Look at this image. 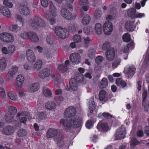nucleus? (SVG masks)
I'll return each mask as SVG.
<instances>
[{
  "instance_id": "f257e3e1",
  "label": "nucleus",
  "mask_w": 149,
  "mask_h": 149,
  "mask_svg": "<svg viewBox=\"0 0 149 149\" xmlns=\"http://www.w3.org/2000/svg\"><path fill=\"white\" fill-rule=\"evenodd\" d=\"M82 120L81 118L77 116L72 117L69 120L62 119L60 120V123L66 129H69L71 126L76 128L81 127Z\"/></svg>"
},
{
  "instance_id": "f03ea898",
  "label": "nucleus",
  "mask_w": 149,
  "mask_h": 149,
  "mask_svg": "<svg viewBox=\"0 0 149 149\" xmlns=\"http://www.w3.org/2000/svg\"><path fill=\"white\" fill-rule=\"evenodd\" d=\"M57 9L54 5L53 2H49V8L45 14L46 19L49 22L50 24L53 25L56 22V17L57 15Z\"/></svg>"
},
{
  "instance_id": "7ed1b4c3",
  "label": "nucleus",
  "mask_w": 149,
  "mask_h": 149,
  "mask_svg": "<svg viewBox=\"0 0 149 149\" xmlns=\"http://www.w3.org/2000/svg\"><path fill=\"white\" fill-rule=\"evenodd\" d=\"M28 25L30 27L35 30L45 27L46 24L44 20L40 17L36 16L31 19Z\"/></svg>"
},
{
  "instance_id": "20e7f679",
  "label": "nucleus",
  "mask_w": 149,
  "mask_h": 149,
  "mask_svg": "<svg viewBox=\"0 0 149 149\" xmlns=\"http://www.w3.org/2000/svg\"><path fill=\"white\" fill-rule=\"evenodd\" d=\"M54 31L57 36L63 39L67 38L69 35V32L68 30L61 27H56L54 29Z\"/></svg>"
},
{
  "instance_id": "39448f33",
  "label": "nucleus",
  "mask_w": 149,
  "mask_h": 149,
  "mask_svg": "<svg viewBox=\"0 0 149 149\" xmlns=\"http://www.w3.org/2000/svg\"><path fill=\"white\" fill-rule=\"evenodd\" d=\"M60 14L64 18L68 20H71L75 19L76 15H73L72 13L66 8H63L60 10Z\"/></svg>"
},
{
  "instance_id": "423d86ee",
  "label": "nucleus",
  "mask_w": 149,
  "mask_h": 149,
  "mask_svg": "<svg viewBox=\"0 0 149 149\" xmlns=\"http://www.w3.org/2000/svg\"><path fill=\"white\" fill-rule=\"evenodd\" d=\"M0 40L6 43H10L13 42L14 38L10 33L3 32L0 34Z\"/></svg>"
},
{
  "instance_id": "0eeeda50",
  "label": "nucleus",
  "mask_w": 149,
  "mask_h": 149,
  "mask_svg": "<svg viewBox=\"0 0 149 149\" xmlns=\"http://www.w3.org/2000/svg\"><path fill=\"white\" fill-rule=\"evenodd\" d=\"M136 68L134 65H128L124 68V73L127 75L128 77L131 78L136 72Z\"/></svg>"
},
{
  "instance_id": "6e6552de",
  "label": "nucleus",
  "mask_w": 149,
  "mask_h": 149,
  "mask_svg": "<svg viewBox=\"0 0 149 149\" xmlns=\"http://www.w3.org/2000/svg\"><path fill=\"white\" fill-rule=\"evenodd\" d=\"M102 29L105 34H111L113 30L112 24L109 21L106 22L102 26Z\"/></svg>"
},
{
  "instance_id": "1a4fd4ad",
  "label": "nucleus",
  "mask_w": 149,
  "mask_h": 149,
  "mask_svg": "<svg viewBox=\"0 0 149 149\" xmlns=\"http://www.w3.org/2000/svg\"><path fill=\"white\" fill-rule=\"evenodd\" d=\"M126 133L125 127L123 126H122L118 128L114 134V136L116 139H123L125 136Z\"/></svg>"
},
{
  "instance_id": "9d476101",
  "label": "nucleus",
  "mask_w": 149,
  "mask_h": 149,
  "mask_svg": "<svg viewBox=\"0 0 149 149\" xmlns=\"http://www.w3.org/2000/svg\"><path fill=\"white\" fill-rule=\"evenodd\" d=\"M70 61L73 63H79L81 60V56L77 53H73L70 55Z\"/></svg>"
},
{
  "instance_id": "9b49d317",
  "label": "nucleus",
  "mask_w": 149,
  "mask_h": 149,
  "mask_svg": "<svg viewBox=\"0 0 149 149\" xmlns=\"http://www.w3.org/2000/svg\"><path fill=\"white\" fill-rule=\"evenodd\" d=\"M50 74V70L48 68H46L40 70L38 74V76L41 78L44 79L45 77H49Z\"/></svg>"
},
{
  "instance_id": "f8f14e48",
  "label": "nucleus",
  "mask_w": 149,
  "mask_h": 149,
  "mask_svg": "<svg viewBox=\"0 0 149 149\" xmlns=\"http://www.w3.org/2000/svg\"><path fill=\"white\" fill-rule=\"evenodd\" d=\"M76 113V109L73 107H70L67 108L64 112V115L67 117L74 116Z\"/></svg>"
},
{
  "instance_id": "ddd939ff",
  "label": "nucleus",
  "mask_w": 149,
  "mask_h": 149,
  "mask_svg": "<svg viewBox=\"0 0 149 149\" xmlns=\"http://www.w3.org/2000/svg\"><path fill=\"white\" fill-rule=\"evenodd\" d=\"M27 59L28 61L31 63H33L36 60V56L35 53L31 50L28 49L26 52Z\"/></svg>"
},
{
  "instance_id": "4468645a",
  "label": "nucleus",
  "mask_w": 149,
  "mask_h": 149,
  "mask_svg": "<svg viewBox=\"0 0 149 149\" xmlns=\"http://www.w3.org/2000/svg\"><path fill=\"white\" fill-rule=\"evenodd\" d=\"M19 10L21 13L24 15H28L30 13V11L28 7L23 4H21L19 6Z\"/></svg>"
},
{
  "instance_id": "2eb2a0df",
  "label": "nucleus",
  "mask_w": 149,
  "mask_h": 149,
  "mask_svg": "<svg viewBox=\"0 0 149 149\" xmlns=\"http://www.w3.org/2000/svg\"><path fill=\"white\" fill-rule=\"evenodd\" d=\"M0 13L4 16L10 18L12 16V14L9 9L4 6H2L0 8Z\"/></svg>"
},
{
  "instance_id": "dca6fc26",
  "label": "nucleus",
  "mask_w": 149,
  "mask_h": 149,
  "mask_svg": "<svg viewBox=\"0 0 149 149\" xmlns=\"http://www.w3.org/2000/svg\"><path fill=\"white\" fill-rule=\"evenodd\" d=\"M147 96V91L146 90H143L142 98H143V106L145 111H147L149 110V102L146 103L144 100Z\"/></svg>"
},
{
  "instance_id": "f3484780",
  "label": "nucleus",
  "mask_w": 149,
  "mask_h": 149,
  "mask_svg": "<svg viewBox=\"0 0 149 149\" xmlns=\"http://www.w3.org/2000/svg\"><path fill=\"white\" fill-rule=\"evenodd\" d=\"M8 59L5 57H2L0 58V71H2L6 68L8 63Z\"/></svg>"
},
{
  "instance_id": "a211bd4d",
  "label": "nucleus",
  "mask_w": 149,
  "mask_h": 149,
  "mask_svg": "<svg viewBox=\"0 0 149 149\" xmlns=\"http://www.w3.org/2000/svg\"><path fill=\"white\" fill-rule=\"evenodd\" d=\"M69 84L70 88L72 90L77 91L78 93L79 92L77 90L78 88V84L75 79H71L70 81Z\"/></svg>"
},
{
  "instance_id": "6ab92c4d",
  "label": "nucleus",
  "mask_w": 149,
  "mask_h": 149,
  "mask_svg": "<svg viewBox=\"0 0 149 149\" xmlns=\"http://www.w3.org/2000/svg\"><path fill=\"white\" fill-rule=\"evenodd\" d=\"M88 106L90 113H92L95 108V105L94 101V97H91L88 100Z\"/></svg>"
},
{
  "instance_id": "aec40b11",
  "label": "nucleus",
  "mask_w": 149,
  "mask_h": 149,
  "mask_svg": "<svg viewBox=\"0 0 149 149\" xmlns=\"http://www.w3.org/2000/svg\"><path fill=\"white\" fill-rule=\"evenodd\" d=\"M106 58L109 61H112L115 57L114 49L111 48L109 50L107 51L106 52Z\"/></svg>"
},
{
  "instance_id": "412c9836",
  "label": "nucleus",
  "mask_w": 149,
  "mask_h": 149,
  "mask_svg": "<svg viewBox=\"0 0 149 149\" xmlns=\"http://www.w3.org/2000/svg\"><path fill=\"white\" fill-rule=\"evenodd\" d=\"M134 21H127L125 24V28L128 31H132L134 30L135 28L136 25L134 24Z\"/></svg>"
},
{
  "instance_id": "4be33fe9",
  "label": "nucleus",
  "mask_w": 149,
  "mask_h": 149,
  "mask_svg": "<svg viewBox=\"0 0 149 149\" xmlns=\"http://www.w3.org/2000/svg\"><path fill=\"white\" fill-rule=\"evenodd\" d=\"M40 88L39 84L34 83L30 84L29 86L28 91L30 93H33L37 91Z\"/></svg>"
},
{
  "instance_id": "5701e85b",
  "label": "nucleus",
  "mask_w": 149,
  "mask_h": 149,
  "mask_svg": "<svg viewBox=\"0 0 149 149\" xmlns=\"http://www.w3.org/2000/svg\"><path fill=\"white\" fill-rule=\"evenodd\" d=\"M79 4L80 7L84 11H86L89 9L88 0H80Z\"/></svg>"
},
{
  "instance_id": "b1692460",
  "label": "nucleus",
  "mask_w": 149,
  "mask_h": 149,
  "mask_svg": "<svg viewBox=\"0 0 149 149\" xmlns=\"http://www.w3.org/2000/svg\"><path fill=\"white\" fill-rule=\"evenodd\" d=\"M24 113H18L17 115V119L18 120V124H16V126H19L20 125L19 124L21 123H24L27 120L26 118L24 116Z\"/></svg>"
},
{
  "instance_id": "393cba45",
  "label": "nucleus",
  "mask_w": 149,
  "mask_h": 149,
  "mask_svg": "<svg viewBox=\"0 0 149 149\" xmlns=\"http://www.w3.org/2000/svg\"><path fill=\"white\" fill-rule=\"evenodd\" d=\"M15 132V130L13 127L7 125L3 129L2 132L4 134L9 135L12 134Z\"/></svg>"
},
{
  "instance_id": "a878e982",
  "label": "nucleus",
  "mask_w": 149,
  "mask_h": 149,
  "mask_svg": "<svg viewBox=\"0 0 149 149\" xmlns=\"http://www.w3.org/2000/svg\"><path fill=\"white\" fill-rule=\"evenodd\" d=\"M58 134V130L54 128L49 129L47 133V138H50L55 136Z\"/></svg>"
},
{
  "instance_id": "bb28decb",
  "label": "nucleus",
  "mask_w": 149,
  "mask_h": 149,
  "mask_svg": "<svg viewBox=\"0 0 149 149\" xmlns=\"http://www.w3.org/2000/svg\"><path fill=\"white\" fill-rule=\"evenodd\" d=\"M24 78L21 75H18L16 78V85L19 88H21L23 84Z\"/></svg>"
},
{
  "instance_id": "cd10ccee",
  "label": "nucleus",
  "mask_w": 149,
  "mask_h": 149,
  "mask_svg": "<svg viewBox=\"0 0 149 149\" xmlns=\"http://www.w3.org/2000/svg\"><path fill=\"white\" fill-rule=\"evenodd\" d=\"M97 129L101 130V129L104 131H107L109 129V127L107 123H99L97 127Z\"/></svg>"
},
{
  "instance_id": "c85d7f7f",
  "label": "nucleus",
  "mask_w": 149,
  "mask_h": 149,
  "mask_svg": "<svg viewBox=\"0 0 149 149\" xmlns=\"http://www.w3.org/2000/svg\"><path fill=\"white\" fill-rule=\"evenodd\" d=\"M42 66V61L40 60H38L34 65H33V70H38L41 69Z\"/></svg>"
},
{
  "instance_id": "c756f323",
  "label": "nucleus",
  "mask_w": 149,
  "mask_h": 149,
  "mask_svg": "<svg viewBox=\"0 0 149 149\" xmlns=\"http://www.w3.org/2000/svg\"><path fill=\"white\" fill-rule=\"evenodd\" d=\"M29 38L33 42H38L39 39L37 35L33 32L30 33Z\"/></svg>"
},
{
  "instance_id": "7c9ffc66",
  "label": "nucleus",
  "mask_w": 149,
  "mask_h": 149,
  "mask_svg": "<svg viewBox=\"0 0 149 149\" xmlns=\"http://www.w3.org/2000/svg\"><path fill=\"white\" fill-rule=\"evenodd\" d=\"M46 40L47 43L50 45L54 44L56 42L55 39L50 35H49L47 36Z\"/></svg>"
},
{
  "instance_id": "2f4dec72",
  "label": "nucleus",
  "mask_w": 149,
  "mask_h": 149,
  "mask_svg": "<svg viewBox=\"0 0 149 149\" xmlns=\"http://www.w3.org/2000/svg\"><path fill=\"white\" fill-rule=\"evenodd\" d=\"M54 51L53 49L50 48L48 49L45 54V56H46L48 60H50L53 56Z\"/></svg>"
},
{
  "instance_id": "473e14b6",
  "label": "nucleus",
  "mask_w": 149,
  "mask_h": 149,
  "mask_svg": "<svg viewBox=\"0 0 149 149\" xmlns=\"http://www.w3.org/2000/svg\"><path fill=\"white\" fill-rule=\"evenodd\" d=\"M116 84L117 85L123 88H124L126 86V82L120 78H118L116 79Z\"/></svg>"
},
{
  "instance_id": "72a5a7b5",
  "label": "nucleus",
  "mask_w": 149,
  "mask_h": 149,
  "mask_svg": "<svg viewBox=\"0 0 149 149\" xmlns=\"http://www.w3.org/2000/svg\"><path fill=\"white\" fill-rule=\"evenodd\" d=\"M95 32L98 35L101 34L102 32V26L101 24L97 23L95 25Z\"/></svg>"
},
{
  "instance_id": "f704fd0d",
  "label": "nucleus",
  "mask_w": 149,
  "mask_h": 149,
  "mask_svg": "<svg viewBox=\"0 0 149 149\" xmlns=\"http://www.w3.org/2000/svg\"><path fill=\"white\" fill-rule=\"evenodd\" d=\"M51 76L52 78H54V84L57 87H59L60 83L63 81L62 79L56 77L55 75L54 74H51Z\"/></svg>"
},
{
  "instance_id": "c9c22d12",
  "label": "nucleus",
  "mask_w": 149,
  "mask_h": 149,
  "mask_svg": "<svg viewBox=\"0 0 149 149\" xmlns=\"http://www.w3.org/2000/svg\"><path fill=\"white\" fill-rule=\"evenodd\" d=\"M8 96L11 100H17L18 97L16 93L13 91H9L8 93Z\"/></svg>"
},
{
  "instance_id": "e433bc0d",
  "label": "nucleus",
  "mask_w": 149,
  "mask_h": 149,
  "mask_svg": "<svg viewBox=\"0 0 149 149\" xmlns=\"http://www.w3.org/2000/svg\"><path fill=\"white\" fill-rule=\"evenodd\" d=\"M54 141L59 147H61L64 145L63 139L61 136L59 137L58 138L55 139Z\"/></svg>"
},
{
  "instance_id": "4c0bfd02",
  "label": "nucleus",
  "mask_w": 149,
  "mask_h": 149,
  "mask_svg": "<svg viewBox=\"0 0 149 149\" xmlns=\"http://www.w3.org/2000/svg\"><path fill=\"white\" fill-rule=\"evenodd\" d=\"M56 107V105L54 102L52 101L47 103L45 105L46 108L49 109H55Z\"/></svg>"
},
{
  "instance_id": "58836bf2",
  "label": "nucleus",
  "mask_w": 149,
  "mask_h": 149,
  "mask_svg": "<svg viewBox=\"0 0 149 149\" xmlns=\"http://www.w3.org/2000/svg\"><path fill=\"white\" fill-rule=\"evenodd\" d=\"M91 18L88 15H86L82 19L81 23L83 25H86L88 24L90 22Z\"/></svg>"
},
{
  "instance_id": "ea45409f",
  "label": "nucleus",
  "mask_w": 149,
  "mask_h": 149,
  "mask_svg": "<svg viewBox=\"0 0 149 149\" xmlns=\"http://www.w3.org/2000/svg\"><path fill=\"white\" fill-rule=\"evenodd\" d=\"M17 112L16 108L14 107L11 106L9 107L8 109V112L7 113L8 114L13 116Z\"/></svg>"
},
{
  "instance_id": "a19ab883",
  "label": "nucleus",
  "mask_w": 149,
  "mask_h": 149,
  "mask_svg": "<svg viewBox=\"0 0 149 149\" xmlns=\"http://www.w3.org/2000/svg\"><path fill=\"white\" fill-rule=\"evenodd\" d=\"M100 87L101 88H104L107 87L108 85V82L107 79L103 78L100 82Z\"/></svg>"
},
{
  "instance_id": "79ce46f5",
  "label": "nucleus",
  "mask_w": 149,
  "mask_h": 149,
  "mask_svg": "<svg viewBox=\"0 0 149 149\" xmlns=\"http://www.w3.org/2000/svg\"><path fill=\"white\" fill-rule=\"evenodd\" d=\"M107 96L106 91L103 90L100 91L99 93V98L100 100L102 101L105 99Z\"/></svg>"
},
{
  "instance_id": "37998d69",
  "label": "nucleus",
  "mask_w": 149,
  "mask_h": 149,
  "mask_svg": "<svg viewBox=\"0 0 149 149\" xmlns=\"http://www.w3.org/2000/svg\"><path fill=\"white\" fill-rule=\"evenodd\" d=\"M43 93L44 95L47 97H51L52 95L51 90L46 87L43 88Z\"/></svg>"
},
{
  "instance_id": "c03bdc74",
  "label": "nucleus",
  "mask_w": 149,
  "mask_h": 149,
  "mask_svg": "<svg viewBox=\"0 0 149 149\" xmlns=\"http://www.w3.org/2000/svg\"><path fill=\"white\" fill-rule=\"evenodd\" d=\"M62 92V90L59 88L56 89L55 91V94L58 97L59 100L60 101H62L63 100V98L61 95Z\"/></svg>"
},
{
  "instance_id": "a18cd8bd",
  "label": "nucleus",
  "mask_w": 149,
  "mask_h": 149,
  "mask_svg": "<svg viewBox=\"0 0 149 149\" xmlns=\"http://www.w3.org/2000/svg\"><path fill=\"white\" fill-rule=\"evenodd\" d=\"M9 55H11L14 53L16 50V48L15 45H9L8 47Z\"/></svg>"
},
{
  "instance_id": "49530a36",
  "label": "nucleus",
  "mask_w": 149,
  "mask_h": 149,
  "mask_svg": "<svg viewBox=\"0 0 149 149\" xmlns=\"http://www.w3.org/2000/svg\"><path fill=\"white\" fill-rule=\"evenodd\" d=\"M139 142L134 138H132L131 140L130 143L131 148L133 149L135 148L136 146L139 143Z\"/></svg>"
},
{
  "instance_id": "de8ad7c7",
  "label": "nucleus",
  "mask_w": 149,
  "mask_h": 149,
  "mask_svg": "<svg viewBox=\"0 0 149 149\" xmlns=\"http://www.w3.org/2000/svg\"><path fill=\"white\" fill-rule=\"evenodd\" d=\"M110 44L108 42L106 41L104 42L102 46V49L103 50H109L110 48H112L110 47Z\"/></svg>"
},
{
  "instance_id": "09e8293b",
  "label": "nucleus",
  "mask_w": 149,
  "mask_h": 149,
  "mask_svg": "<svg viewBox=\"0 0 149 149\" xmlns=\"http://www.w3.org/2000/svg\"><path fill=\"white\" fill-rule=\"evenodd\" d=\"M72 40L75 43H79L81 41V38L79 35L77 34L74 36L72 38Z\"/></svg>"
},
{
  "instance_id": "8fccbe9b",
  "label": "nucleus",
  "mask_w": 149,
  "mask_h": 149,
  "mask_svg": "<svg viewBox=\"0 0 149 149\" xmlns=\"http://www.w3.org/2000/svg\"><path fill=\"white\" fill-rule=\"evenodd\" d=\"M13 119V116L7 113L6 115L5 120L8 123L12 122Z\"/></svg>"
},
{
  "instance_id": "3c124183",
  "label": "nucleus",
  "mask_w": 149,
  "mask_h": 149,
  "mask_svg": "<svg viewBox=\"0 0 149 149\" xmlns=\"http://www.w3.org/2000/svg\"><path fill=\"white\" fill-rule=\"evenodd\" d=\"M129 50V47L128 45H125L122 46L121 47L120 52L121 54L123 53H126L128 52Z\"/></svg>"
},
{
  "instance_id": "603ef678",
  "label": "nucleus",
  "mask_w": 149,
  "mask_h": 149,
  "mask_svg": "<svg viewBox=\"0 0 149 149\" xmlns=\"http://www.w3.org/2000/svg\"><path fill=\"white\" fill-rule=\"evenodd\" d=\"M102 15V13L101 10L97 9L95 10V12L94 15L96 19L100 18Z\"/></svg>"
},
{
  "instance_id": "864d4df0",
  "label": "nucleus",
  "mask_w": 149,
  "mask_h": 149,
  "mask_svg": "<svg viewBox=\"0 0 149 149\" xmlns=\"http://www.w3.org/2000/svg\"><path fill=\"white\" fill-rule=\"evenodd\" d=\"M15 75V74L8 71L6 74V76L8 80L12 81Z\"/></svg>"
},
{
  "instance_id": "5fc2aeb1",
  "label": "nucleus",
  "mask_w": 149,
  "mask_h": 149,
  "mask_svg": "<svg viewBox=\"0 0 149 149\" xmlns=\"http://www.w3.org/2000/svg\"><path fill=\"white\" fill-rule=\"evenodd\" d=\"M102 116L107 118H110L112 117V115L108 112H104L102 113H100L99 114L98 117H101Z\"/></svg>"
},
{
  "instance_id": "6e6d98bb",
  "label": "nucleus",
  "mask_w": 149,
  "mask_h": 149,
  "mask_svg": "<svg viewBox=\"0 0 149 149\" xmlns=\"http://www.w3.org/2000/svg\"><path fill=\"white\" fill-rule=\"evenodd\" d=\"M58 68L59 70L62 72H65L68 70V67L64 64L59 65L58 66Z\"/></svg>"
},
{
  "instance_id": "4d7b16f0",
  "label": "nucleus",
  "mask_w": 149,
  "mask_h": 149,
  "mask_svg": "<svg viewBox=\"0 0 149 149\" xmlns=\"http://www.w3.org/2000/svg\"><path fill=\"white\" fill-rule=\"evenodd\" d=\"M16 18L18 21L20 22L19 25V26L20 27L22 26L24 22V19L22 18L21 15H17L16 16Z\"/></svg>"
},
{
  "instance_id": "13d9d810",
  "label": "nucleus",
  "mask_w": 149,
  "mask_h": 149,
  "mask_svg": "<svg viewBox=\"0 0 149 149\" xmlns=\"http://www.w3.org/2000/svg\"><path fill=\"white\" fill-rule=\"evenodd\" d=\"M95 51L93 49H90L88 51V57L90 58H93L95 57Z\"/></svg>"
},
{
  "instance_id": "bf43d9fd",
  "label": "nucleus",
  "mask_w": 149,
  "mask_h": 149,
  "mask_svg": "<svg viewBox=\"0 0 149 149\" xmlns=\"http://www.w3.org/2000/svg\"><path fill=\"white\" fill-rule=\"evenodd\" d=\"M91 39L88 37H86L84 38V44L86 47L88 46L91 42Z\"/></svg>"
},
{
  "instance_id": "052dcab7",
  "label": "nucleus",
  "mask_w": 149,
  "mask_h": 149,
  "mask_svg": "<svg viewBox=\"0 0 149 149\" xmlns=\"http://www.w3.org/2000/svg\"><path fill=\"white\" fill-rule=\"evenodd\" d=\"M27 132L25 130H19L17 132V134L20 136H24L27 135Z\"/></svg>"
},
{
  "instance_id": "680f3d73",
  "label": "nucleus",
  "mask_w": 149,
  "mask_h": 149,
  "mask_svg": "<svg viewBox=\"0 0 149 149\" xmlns=\"http://www.w3.org/2000/svg\"><path fill=\"white\" fill-rule=\"evenodd\" d=\"M18 69V67L14 65L13 66L9 71L15 75L17 73Z\"/></svg>"
},
{
  "instance_id": "e2e57ef3",
  "label": "nucleus",
  "mask_w": 149,
  "mask_h": 149,
  "mask_svg": "<svg viewBox=\"0 0 149 149\" xmlns=\"http://www.w3.org/2000/svg\"><path fill=\"white\" fill-rule=\"evenodd\" d=\"M38 118L39 120H41L45 119L47 115L45 112H39L38 113Z\"/></svg>"
},
{
  "instance_id": "0e129e2a",
  "label": "nucleus",
  "mask_w": 149,
  "mask_h": 149,
  "mask_svg": "<svg viewBox=\"0 0 149 149\" xmlns=\"http://www.w3.org/2000/svg\"><path fill=\"white\" fill-rule=\"evenodd\" d=\"M123 39L124 41L128 42L130 40V36L128 33H125L123 36Z\"/></svg>"
},
{
  "instance_id": "69168bd1",
  "label": "nucleus",
  "mask_w": 149,
  "mask_h": 149,
  "mask_svg": "<svg viewBox=\"0 0 149 149\" xmlns=\"http://www.w3.org/2000/svg\"><path fill=\"white\" fill-rule=\"evenodd\" d=\"M10 0H5L3 1V4L9 8H11L13 6V4L10 2H9Z\"/></svg>"
},
{
  "instance_id": "338daca9",
  "label": "nucleus",
  "mask_w": 149,
  "mask_h": 149,
  "mask_svg": "<svg viewBox=\"0 0 149 149\" xmlns=\"http://www.w3.org/2000/svg\"><path fill=\"white\" fill-rule=\"evenodd\" d=\"M121 62V60L120 58H116L112 64V66L114 68H116L120 64Z\"/></svg>"
},
{
  "instance_id": "774afa93",
  "label": "nucleus",
  "mask_w": 149,
  "mask_h": 149,
  "mask_svg": "<svg viewBox=\"0 0 149 149\" xmlns=\"http://www.w3.org/2000/svg\"><path fill=\"white\" fill-rule=\"evenodd\" d=\"M33 64L31 63H26L24 65V68L26 70H33Z\"/></svg>"
}]
</instances>
